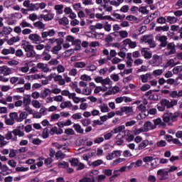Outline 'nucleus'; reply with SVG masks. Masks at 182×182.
I'll use <instances>...</instances> for the list:
<instances>
[{
	"mask_svg": "<svg viewBox=\"0 0 182 182\" xmlns=\"http://www.w3.org/2000/svg\"><path fill=\"white\" fill-rule=\"evenodd\" d=\"M157 23H160L161 25H163L167 22V18L161 16L156 19Z\"/></svg>",
	"mask_w": 182,
	"mask_h": 182,
	"instance_id": "obj_52",
	"label": "nucleus"
},
{
	"mask_svg": "<svg viewBox=\"0 0 182 182\" xmlns=\"http://www.w3.org/2000/svg\"><path fill=\"white\" fill-rule=\"evenodd\" d=\"M182 72V66H176L173 69V73L174 75H178V73Z\"/></svg>",
	"mask_w": 182,
	"mask_h": 182,
	"instance_id": "obj_55",
	"label": "nucleus"
},
{
	"mask_svg": "<svg viewBox=\"0 0 182 182\" xmlns=\"http://www.w3.org/2000/svg\"><path fill=\"white\" fill-rule=\"evenodd\" d=\"M53 18H55V14H52V13H48L47 14H41L38 17V19H43V21H52V19H53Z\"/></svg>",
	"mask_w": 182,
	"mask_h": 182,
	"instance_id": "obj_16",
	"label": "nucleus"
},
{
	"mask_svg": "<svg viewBox=\"0 0 182 182\" xmlns=\"http://www.w3.org/2000/svg\"><path fill=\"white\" fill-rule=\"evenodd\" d=\"M38 9H39L38 4L31 3V6H30V9L28 11H38Z\"/></svg>",
	"mask_w": 182,
	"mask_h": 182,
	"instance_id": "obj_61",
	"label": "nucleus"
},
{
	"mask_svg": "<svg viewBox=\"0 0 182 182\" xmlns=\"http://www.w3.org/2000/svg\"><path fill=\"white\" fill-rule=\"evenodd\" d=\"M124 45H129V48H132V49H134L136 46H137V43L136 42L132 41V40L127 38L123 41Z\"/></svg>",
	"mask_w": 182,
	"mask_h": 182,
	"instance_id": "obj_22",
	"label": "nucleus"
},
{
	"mask_svg": "<svg viewBox=\"0 0 182 182\" xmlns=\"http://www.w3.org/2000/svg\"><path fill=\"white\" fill-rule=\"evenodd\" d=\"M166 22H168V23H170L171 25H173V23H176V22H177L178 18L176 16H166Z\"/></svg>",
	"mask_w": 182,
	"mask_h": 182,
	"instance_id": "obj_31",
	"label": "nucleus"
},
{
	"mask_svg": "<svg viewBox=\"0 0 182 182\" xmlns=\"http://www.w3.org/2000/svg\"><path fill=\"white\" fill-rule=\"evenodd\" d=\"M31 105L33 107H35V109H41V102H39V101L36 100H33L32 102H31Z\"/></svg>",
	"mask_w": 182,
	"mask_h": 182,
	"instance_id": "obj_51",
	"label": "nucleus"
},
{
	"mask_svg": "<svg viewBox=\"0 0 182 182\" xmlns=\"http://www.w3.org/2000/svg\"><path fill=\"white\" fill-rule=\"evenodd\" d=\"M157 178L160 180V181H163V180H168V171L167 169H159L156 173Z\"/></svg>",
	"mask_w": 182,
	"mask_h": 182,
	"instance_id": "obj_5",
	"label": "nucleus"
},
{
	"mask_svg": "<svg viewBox=\"0 0 182 182\" xmlns=\"http://www.w3.org/2000/svg\"><path fill=\"white\" fill-rule=\"evenodd\" d=\"M155 31L156 32H168V31H170V27L168 26H156Z\"/></svg>",
	"mask_w": 182,
	"mask_h": 182,
	"instance_id": "obj_25",
	"label": "nucleus"
},
{
	"mask_svg": "<svg viewBox=\"0 0 182 182\" xmlns=\"http://www.w3.org/2000/svg\"><path fill=\"white\" fill-rule=\"evenodd\" d=\"M73 127L75 130V132H77L80 134H83L84 130H83V129H82V127L80 126V124H74Z\"/></svg>",
	"mask_w": 182,
	"mask_h": 182,
	"instance_id": "obj_33",
	"label": "nucleus"
},
{
	"mask_svg": "<svg viewBox=\"0 0 182 182\" xmlns=\"http://www.w3.org/2000/svg\"><path fill=\"white\" fill-rule=\"evenodd\" d=\"M100 109L102 113H107L109 112V107L106 104H102L100 105Z\"/></svg>",
	"mask_w": 182,
	"mask_h": 182,
	"instance_id": "obj_47",
	"label": "nucleus"
},
{
	"mask_svg": "<svg viewBox=\"0 0 182 182\" xmlns=\"http://www.w3.org/2000/svg\"><path fill=\"white\" fill-rule=\"evenodd\" d=\"M48 45H53V43H56L58 45V43L64 42V40L63 38H53L48 39Z\"/></svg>",
	"mask_w": 182,
	"mask_h": 182,
	"instance_id": "obj_24",
	"label": "nucleus"
},
{
	"mask_svg": "<svg viewBox=\"0 0 182 182\" xmlns=\"http://www.w3.org/2000/svg\"><path fill=\"white\" fill-rule=\"evenodd\" d=\"M80 122L84 127H87V126H89V124H92V121H90V119H81Z\"/></svg>",
	"mask_w": 182,
	"mask_h": 182,
	"instance_id": "obj_50",
	"label": "nucleus"
},
{
	"mask_svg": "<svg viewBox=\"0 0 182 182\" xmlns=\"http://www.w3.org/2000/svg\"><path fill=\"white\" fill-rule=\"evenodd\" d=\"M41 56L43 60H50V58H52V56L50 55V54H49V53H48V51H43Z\"/></svg>",
	"mask_w": 182,
	"mask_h": 182,
	"instance_id": "obj_46",
	"label": "nucleus"
},
{
	"mask_svg": "<svg viewBox=\"0 0 182 182\" xmlns=\"http://www.w3.org/2000/svg\"><path fill=\"white\" fill-rule=\"evenodd\" d=\"M141 41L145 43H148L149 48H156V46H157V44H156V42L154 41L153 35L143 36Z\"/></svg>",
	"mask_w": 182,
	"mask_h": 182,
	"instance_id": "obj_4",
	"label": "nucleus"
},
{
	"mask_svg": "<svg viewBox=\"0 0 182 182\" xmlns=\"http://www.w3.org/2000/svg\"><path fill=\"white\" fill-rule=\"evenodd\" d=\"M167 142L164 140H161L156 142V147H166Z\"/></svg>",
	"mask_w": 182,
	"mask_h": 182,
	"instance_id": "obj_57",
	"label": "nucleus"
},
{
	"mask_svg": "<svg viewBox=\"0 0 182 182\" xmlns=\"http://www.w3.org/2000/svg\"><path fill=\"white\" fill-rule=\"evenodd\" d=\"M55 9L58 15H62V14H63V10H62L63 9V5L62 4L55 5Z\"/></svg>",
	"mask_w": 182,
	"mask_h": 182,
	"instance_id": "obj_38",
	"label": "nucleus"
},
{
	"mask_svg": "<svg viewBox=\"0 0 182 182\" xmlns=\"http://www.w3.org/2000/svg\"><path fill=\"white\" fill-rule=\"evenodd\" d=\"M18 137H23L25 132L18 129H14L11 133V141H16L18 140Z\"/></svg>",
	"mask_w": 182,
	"mask_h": 182,
	"instance_id": "obj_6",
	"label": "nucleus"
},
{
	"mask_svg": "<svg viewBox=\"0 0 182 182\" xmlns=\"http://www.w3.org/2000/svg\"><path fill=\"white\" fill-rule=\"evenodd\" d=\"M56 35V31L55 29H50L48 31H44L41 33V38L44 39V41H48V37L52 38V36H55Z\"/></svg>",
	"mask_w": 182,
	"mask_h": 182,
	"instance_id": "obj_11",
	"label": "nucleus"
},
{
	"mask_svg": "<svg viewBox=\"0 0 182 182\" xmlns=\"http://www.w3.org/2000/svg\"><path fill=\"white\" fill-rule=\"evenodd\" d=\"M71 117L73 119V120H80V119H82V113L78 112V113L73 114L71 116Z\"/></svg>",
	"mask_w": 182,
	"mask_h": 182,
	"instance_id": "obj_54",
	"label": "nucleus"
},
{
	"mask_svg": "<svg viewBox=\"0 0 182 182\" xmlns=\"http://www.w3.org/2000/svg\"><path fill=\"white\" fill-rule=\"evenodd\" d=\"M73 105L70 101H65L60 105L61 109H66V107H72Z\"/></svg>",
	"mask_w": 182,
	"mask_h": 182,
	"instance_id": "obj_40",
	"label": "nucleus"
},
{
	"mask_svg": "<svg viewBox=\"0 0 182 182\" xmlns=\"http://www.w3.org/2000/svg\"><path fill=\"white\" fill-rule=\"evenodd\" d=\"M21 48H23L26 53V56L27 58H35V55H36V53H35L34 46L33 45L31 44L30 42L23 41Z\"/></svg>",
	"mask_w": 182,
	"mask_h": 182,
	"instance_id": "obj_1",
	"label": "nucleus"
},
{
	"mask_svg": "<svg viewBox=\"0 0 182 182\" xmlns=\"http://www.w3.org/2000/svg\"><path fill=\"white\" fill-rule=\"evenodd\" d=\"M124 50H127L126 48H122L120 50V52L118 53V55H119V57L122 58L123 59H124V58H126V53H124Z\"/></svg>",
	"mask_w": 182,
	"mask_h": 182,
	"instance_id": "obj_63",
	"label": "nucleus"
},
{
	"mask_svg": "<svg viewBox=\"0 0 182 182\" xmlns=\"http://www.w3.org/2000/svg\"><path fill=\"white\" fill-rule=\"evenodd\" d=\"M58 166L60 167V168H68L69 164L65 161H60L58 163Z\"/></svg>",
	"mask_w": 182,
	"mask_h": 182,
	"instance_id": "obj_44",
	"label": "nucleus"
},
{
	"mask_svg": "<svg viewBox=\"0 0 182 182\" xmlns=\"http://www.w3.org/2000/svg\"><path fill=\"white\" fill-rule=\"evenodd\" d=\"M34 28H37V29H45V23H43L42 21H36L33 23Z\"/></svg>",
	"mask_w": 182,
	"mask_h": 182,
	"instance_id": "obj_39",
	"label": "nucleus"
},
{
	"mask_svg": "<svg viewBox=\"0 0 182 182\" xmlns=\"http://www.w3.org/2000/svg\"><path fill=\"white\" fill-rule=\"evenodd\" d=\"M117 53L114 50H111L109 52V55L107 57V60H112V58H116Z\"/></svg>",
	"mask_w": 182,
	"mask_h": 182,
	"instance_id": "obj_49",
	"label": "nucleus"
},
{
	"mask_svg": "<svg viewBox=\"0 0 182 182\" xmlns=\"http://www.w3.org/2000/svg\"><path fill=\"white\" fill-rule=\"evenodd\" d=\"M120 156H122L121 151H113L106 156V159L107 160H113V159H117V157H120Z\"/></svg>",
	"mask_w": 182,
	"mask_h": 182,
	"instance_id": "obj_15",
	"label": "nucleus"
},
{
	"mask_svg": "<svg viewBox=\"0 0 182 182\" xmlns=\"http://www.w3.org/2000/svg\"><path fill=\"white\" fill-rule=\"evenodd\" d=\"M123 2H124V0H112L111 1V6H120V5H122V4H123Z\"/></svg>",
	"mask_w": 182,
	"mask_h": 182,
	"instance_id": "obj_41",
	"label": "nucleus"
},
{
	"mask_svg": "<svg viewBox=\"0 0 182 182\" xmlns=\"http://www.w3.org/2000/svg\"><path fill=\"white\" fill-rule=\"evenodd\" d=\"M170 100L167 99L161 100L159 104L157 105V109L159 112H164L166 109H171Z\"/></svg>",
	"mask_w": 182,
	"mask_h": 182,
	"instance_id": "obj_3",
	"label": "nucleus"
},
{
	"mask_svg": "<svg viewBox=\"0 0 182 182\" xmlns=\"http://www.w3.org/2000/svg\"><path fill=\"white\" fill-rule=\"evenodd\" d=\"M122 112L127 114V116H132L133 114V107H122Z\"/></svg>",
	"mask_w": 182,
	"mask_h": 182,
	"instance_id": "obj_27",
	"label": "nucleus"
},
{
	"mask_svg": "<svg viewBox=\"0 0 182 182\" xmlns=\"http://www.w3.org/2000/svg\"><path fill=\"white\" fill-rule=\"evenodd\" d=\"M74 68H77V69H82V68H86V63L83 61L74 63Z\"/></svg>",
	"mask_w": 182,
	"mask_h": 182,
	"instance_id": "obj_36",
	"label": "nucleus"
},
{
	"mask_svg": "<svg viewBox=\"0 0 182 182\" xmlns=\"http://www.w3.org/2000/svg\"><path fill=\"white\" fill-rule=\"evenodd\" d=\"M180 114L178 112L171 113L168 112L164 114L163 120L165 123H168V126H173L174 122L178 120V117Z\"/></svg>",
	"mask_w": 182,
	"mask_h": 182,
	"instance_id": "obj_2",
	"label": "nucleus"
},
{
	"mask_svg": "<svg viewBox=\"0 0 182 182\" xmlns=\"http://www.w3.org/2000/svg\"><path fill=\"white\" fill-rule=\"evenodd\" d=\"M86 178H87V182H95V181L96 180V177L93 176V173H91L90 174V177Z\"/></svg>",
	"mask_w": 182,
	"mask_h": 182,
	"instance_id": "obj_64",
	"label": "nucleus"
},
{
	"mask_svg": "<svg viewBox=\"0 0 182 182\" xmlns=\"http://www.w3.org/2000/svg\"><path fill=\"white\" fill-rule=\"evenodd\" d=\"M9 117L14 122H18L19 123V116L18 115V112H11L9 114Z\"/></svg>",
	"mask_w": 182,
	"mask_h": 182,
	"instance_id": "obj_35",
	"label": "nucleus"
},
{
	"mask_svg": "<svg viewBox=\"0 0 182 182\" xmlns=\"http://www.w3.org/2000/svg\"><path fill=\"white\" fill-rule=\"evenodd\" d=\"M144 132H149V130H154L156 126L150 121H147L144 124Z\"/></svg>",
	"mask_w": 182,
	"mask_h": 182,
	"instance_id": "obj_18",
	"label": "nucleus"
},
{
	"mask_svg": "<svg viewBox=\"0 0 182 182\" xmlns=\"http://www.w3.org/2000/svg\"><path fill=\"white\" fill-rule=\"evenodd\" d=\"M62 45H63V42L58 43L56 46L53 47V49L51 50L52 53H53V55H58L59 53V51L62 50Z\"/></svg>",
	"mask_w": 182,
	"mask_h": 182,
	"instance_id": "obj_20",
	"label": "nucleus"
},
{
	"mask_svg": "<svg viewBox=\"0 0 182 182\" xmlns=\"http://www.w3.org/2000/svg\"><path fill=\"white\" fill-rule=\"evenodd\" d=\"M139 12H140L141 14H143L144 15H148L149 10H147V7L141 6L139 9Z\"/></svg>",
	"mask_w": 182,
	"mask_h": 182,
	"instance_id": "obj_58",
	"label": "nucleus"
},
{
	"mask_svg": "<svg viewBox=\"0 0 182 182\" xmlns=\"http://www.w3.org/2000/svg\"><path fill=\"white\" fill-rule=\"evenodd\" d=\"M141 55L145 59H151V56H153V54H151V52H150V50L147 48L141 49Z\"/></svg>",
	"mask_w": 182,
	"mask_h": 182,
	"instance_id": "obj_17",
	"label": "nucleus"
},
{
	"mask_svg": "<svg viewBox=\"0 0 182 182\" xmlns=\"http://www.w3.org/2000/svg\"><path fill=\"white\" fill-rule=\"evenodd\" d=\"M151 77V75L150 73L140 75V79L142 83H147V82H149V79H150Z\"/></svg>",
	"mask_w": 182,
	"mask_h": 182,
	"instance_id": "obj_28",
	"label": "nucleus"
},
{
	"mask_svg": "<svg viewBox=\"0 0 182 182\" xmlns=\"http://www.w3.org/2000/svg\"><path fill=\"white\" fill-rule=\"evenodd\" d=\"M15 55L17 56V58H23L25 55H23V51L22 49H18L15 51Z\"/></svg>",
	"mask_w": 182,
	"mask_h": 182,
	"instance_id": "obj_59",
	"label": "nucleus"
},
{
	"mask_svg": "<svg viewBox=\"0 0 182 182\" xmlns=\"http://www.w3.org/2000/svg\"><path fill=\"white\" fill-rule=\"evenodd\" d=\"M23 105L24 106H28L31 105V95H27L23 98Z\"/></svg>",
	"mask_w": 182,
	"mask_h": 182,
	"instance_id": "obj_34",
	"label": "nucleus"
},
{
	"mask_svg": "<svg viewBox=\"0 0 182 182\" xmlns=\"http://www.w3.org/2000/svg\"><path fill=\"white\" fill-rule=\"evenodd\" d=\"M53 146L60 150V149H63V150H68V146L62 145L58 142L53 143Z\"/></svg>",
	"mask_w": 182,
	"mask_h": 182,
	"instance_id": "obj_42",
	"label": "nucleus"
},
{
	"mask_svg": "<svg viewBox=\"0 0 182 182\" xmlns=\"http://www.w3.org/2000/svg\"><path fill=\"white\" fill-rule=\"evenodd\" d=\"M28 116V112L25 111L21 112L18 117V123H21V122H23V120H25V119H26Z\"/></svg>",
	"mask_w": 182,
	"mask_h": 182,
	"instance_id": "obj_32",
	"label": "nucleus"
},
{
	"mask_svg": "<svg viewBox=\"0 0 182 182\" xmlns=\"http://www.w3.org/2000/svg\"><path fill=\"white\" fill-rule=\"evenodd\" d=\"M102 6L105 12H112L113 6H112V0H102Z\"/></svg>",
	"mask_w": 182,
	"mask_h": 182,
	"instance_id": "obj_10",
	"label": "nucleus"
},
{
	"mask_svg": "<svg viewBox=\"0 0 182 182\" xmlns=\"http://www.w3.org/2000/svg\"><path fill=\"white\" fill-rule=\"evenodd\" d=\"M166 49L168 51L165 53L166 56H170L171 55H174L177 50H176V45L173 43H168L166 45Z\"/></svg>",
	"mask_w": 182,
	"mask_h": 182,
	"instance_id": "obj_8",
	"label": "nucleus"
},
{
	"mask_svg": "<svg viewBox=\"0 0 182 182\" xmlns=\"http://www.w3.org/2000/svg\"><path fill=\"white\" fill-rule=\"evenodd\" d=\"M12 73V69L7 65L0 66V75L3 76H9Z\"/></svg>",
	"mask_w": 182,
	"mask_h": 182,
	"instance_id": "obj_12",
	"label": "nucleus"
},
{
	"mask_svg": "<svg viewBox=\"0 0 182 182\" xmlns=\"http://www.w3.org/2000/svg\"><path fill=\"white\" fill-rule=\"evenodd\" d=\"M28 39L33 42H41L42 41V37L37 33H33L29 35Z\"/></svg>",
	"mask_w": 182,
	"mask_h": 182,
	"instance_id": "obj_19",
	"label": "nucleus"
},
{
	"mask_svg": "<svg viewBox=\"0 0 182 182\" xmlns=\"http://www.w3.org/2000/svg\"><path fill=\"white\" fill-rule=\"evenodd\" d=\"M154 160H159V158H154L153 156H145L142 158V161L146 164L151 163V161H153Z\"/></svg>",
	"mask_w": 182,
	"mask_h": 182,
	"instance_id": "obj_37",
	"label": "nucleus"
},
{
	"mask_svg": "<svg viewBox=\"0 0 182 182\" xmlns=\"http://www.w3.org/2000/svg\"><path fill=\"white\" fill-rule=\"evenodd\" d=\"M103 28L106 32H110L112 31V25L109 24L108 22L105 23Z\"/></svg>",
	"mask_w": 182,
	"mask_h": 182,
	"instance_id": "obj_62",
	"label": "nucleus"
},
{
	"mask_svg": "<svg viewBox=\"0 0 182 182\" xmlns=\"http://www.w3.org/2000/svg\"><path fill=\"white\" fill-rule=\"evenodd\" d=\"M49 77L52 78L53 77L54 82H58V85L60 86H65V80H63V77L60 75H57L55 73H52L49 75Z\"/></svg>",
	"mask_w": 182,
	"mask_h": 182,
	"instance_id": "obj_9",
	"label": "nucleus"
},
{
	"mask_svg": "<svg viewBox=\"0 0 182 182\" xmlns=\"http://www.w3.org/2000/svg\"><path fill=\"white\" fill-rule=\"evenodd\" d=\"M145 96L149 99V100H154V102L159 100V95L153 90H149L146 92Z\"/></svg>",
	"mask_w": 182,
	"mask_h": 182,
	"instance_id": "obj_13",
	"label": "nucleus"
},
{
	"mask_svg": "<svg viewBox=\"0 0 182 182\" xmlns=\"http://www.w3.org/2000/svg\"><path fill=\"white\" fill-rule=\"evenodd\" d=\"M156 41H159V42H160V48H166V46L168 45V43L167 42V40L168 38L166 36H161L160 34H158L156 36Z\"/></svg>",
	"mask_w": 182,
	"mask_h": 182,
	"instance_id": "obj_7",
	"label": "nucleus"
},
{
	"mask_svg": "<svg viewBox=\"0 0 182 182\" xmlns=\"http://www.w3.org/2000/svg\"><path fill=\"white\" fill-rule=\"evenodd\" d=\"M20 25L21 26V28H31V29H33L32 24L26 22L25 20H23Z\"/></svg>",
	"mask_w": 182,
	"mask_h": 182,
	"instance_id": "obj_48",
	"label": "nucleus"
},
{
	"mask_svg": "<svg viewBox=\"0 0 182 182\" xmlns=\"http://www.w3.org/2000/svg\"><path fill=\"white\" fill-rule=\"evenodd\" d=\"M154 122V126H155V129L156 127H157V126L159 127V129H164L166 128V122L161 120V118H157L153 120Z\"/></svg>",
	"mask_w": 182,
	"mask_h": 182,
	"instance_id": "obj_14",
	"label": "nucleus"
},
{
	"mask_svg": "<svg viewBox=\"0 0 182 182\" xmlns=\"http://www.w3.org/2000/svg\"><path fill=\"white\" fill-rule=\"evenodd\" d=\"M143 59L141 58H136L134 60V66H140V65H143Z\"/></svg>",
	"mask_w": 182,
	"mask_h": 182,
	"instance_id": "obj_60",
	"label": "nucleus"
},
{
	"mask_svg": "<svg viewBox=\"0 0 182 182\" xmlns=\"http://www.w3.org/2000/svg\"><path fill=\"white\" fill-rule=\"evenodd\" d=\"M123 161H126V159L118 158L117 159L113 161L112 166H117L119 163H123Z\"/></svg>",
	"mask_w": 182,
	"mask_h": 182,
	"instance_id": "obj_53",
	"label": "nucleus"
},
{
	"mask_svg": "<svg viewBox=\"0 0 182 182\" xmlns=\"http://www.w3.org/2000/svg\"><path fill=\"white\" fill-rule=\"evenodd\" d=\"M13 29L12 28L9 27H3L1 33L4 35H9L11 32H12Z\"/></svg>",
	"mask_w": 182,
	"mask_h": 182,
	"instance_id": "obj_45",
	"label": "nucleus"
},
{
	"mask_svg": "<svg viewBox=\"0 0 182 182\" xmlns=\"http://www.w3.org/2000/svg\"><path fill=\"white\" fill-rule=\"evenodd\" d=\"M102 85L103 86H106V85H109V86H112V80H110V78H109V77L103 79Z\"/></svg>",
	"mask_w": 182,
	"mask_h": 182,
	"instance_id": "obj_56",
	"label": "nucleus"
},
{
	"mask_svg": "<svg viewBox=\"0 0 182 182\" xmlns=\"http://www.w3.org/2000/svg\"><path fill=\"white\" fill-rule=\"evenodd\" d=\"M1 53L3 55H14L15 54V48L14 47H10L9 48H4L1 50Z\"/></svg>",
	"mask_w": 182,
	"mask_h": 182,
	"instance_id": "obj_21",
	"label": "nucleus"
},
{
	"mask_svg": "<svg viewBox=\"0 0 182 182\" xmlns=\"http://www.w3.org/2000/svg\"><path fill=\"white\" fill-rule=\"evenodd\" d=\"M150 141L149 140L145 139L143 140L141 142H139V144L138 145V150H144V149H146L147 146H149Z\"/></svg>",
	"mask_w": 182,
	"mask_h": 182,
	"instance_id": "obj_23",
	"label": "nucleus"
},
{
	"mask_svg": "<svg viewBox=\"0 0 182 182\" xmlns=\"http://www.w3.org/2000/svg\"><path fill=\"white\" fill-rule=\"evenodd\" d=\"M0 170L3 172H6V174H12V169H10L6 165H2Z\"/></svg>",
	"mask_w": 182,
	"mask_h": 182,
	"instance_id": "obj_43",
	"label": "nucleus"
},
{
	"mask_svg": "<svg viewBox=\"0 0 182 182\" xmlns=\"http://www.w3.org/2000/svg\"><path fill=\"white\" fill-rule=\"evenodd\" d=\"M48 95H50V90L49 88H46L43 91H41L40 94V97L41 99H46Z\"/></svg>",
	"mask_w": 182,
	"mask_h": 182,
	"instance_id": "obj_26",
	"label": "nucleus"
},
{
	"mask_svg": "<svg viewBox=\"0 0 182 182\" xmlns=\"http://www.w3.org/2000/svg\"><path fill=\"white\" fill-rule=\"evenodd\" d=\"M124 129H126L124 125H120L118 127L114 128L112 133H114V134H117V133H122V132H124Z\"/></svg>",
	"mask_w": 182,
	"mask_h": 182,
	"instance_id": "obj_29",
	"label": "nucleus"
},
{
	"mask_svg": "<svg viewBox=\"0 0 182 182\" xmlns=\"http://www.w3.org/2000/svg\"><path fill=\"white\" fill-rule=\"evenodd\" d=\"M58 23L59 25H63V26H66V25H69V19L68 17H63L60 19H58Z\"/></svg>",
	"mask_w": 182,
	"mask_h": 182,
	"instance_id": "obj_30",
	"label": "nucleus"
}]
</instances>
